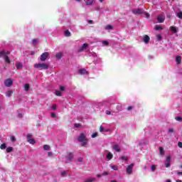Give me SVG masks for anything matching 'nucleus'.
Wrapping results in <instances>:
<instances>
[{
    "mask_svg": "<svg viewBox=\"0 0 182 182\" xmlns=\"http://www.w3.org/2000/svg\"><path fill=\"white\" fill-rule=\"evenodd\" d=\"M4 60L6 63H11V60L9 59V57L8 55L4 58Z\"/></svg>",
    "mask_w": 182,
    "mask_h": 182,
    "instance_id": "obj_25",
    "label": "nucleus"
},
{
    "mask_svg": "<svg viewBox=\"0 0 182 182\" xmlns=\"http://www.w3.org/2000/svg\"><path fill=\"white\" fill-rule=\"evenodd\" d=\"M176 63L178 65H180L181 63V56H177L176 58Z\"/></svg>",
    "mask_w": 182,
    "mask_h": 182,
    "instance_id": "obj_19",
    "label": "nucleus"
},
{
    "mask_svg": "<svg viewBox=\"0 0 182 182\" xmlns=\"http://www.w3.org/2000/svg\"><path fill=\"white\" fill-rule=\"evenodd\" d=\"M109 174V173H107V172H104L103 173H102V176H107Z\"/></svg>",
    "mask_w": 182,
    "mask_h": 182,
    "instance_id": "obj_59",
    "label": "nucleus"
},
{
    "mask_svg": "<svg viewBox=\"0 0 182 182\" xmlns=\"http://www.w3.org/2000/svg\"><path fill=\"white\" fill-rule=\"evenodd\" d=\"M144 13V10H143L142 9H132V14H134V15H141Z\"/></svg>",
    "mask_w": 182,
    "mask_h": 182,
    "instance_id": "obj_4",
    "label": "nucleus"
},
{
    "mask_svg": "<svg viewBox=\"0 0 182 182\" xmlns=\"http://www.w3.org/2000/svg\"><path fill=\"white\" fill-rule=\"evenodd\" d=\"M11 141H13V143H15V141H16V139L14 136H11Z\"/></svg>",
    "mask_w": 182,
    "mask_h": 182,
    "instance_id": "obj_38",
    "label": "nucleus"
},
{
    "mask_svg": "<svg viewBox=\"0 0 182 182\" xmlns=\"http://www.w3.org/2000/svg\"><path fill=\"white\" fill-rule=\"evenodd\" d=\"M111 168H112V170H114L115 171H117V170H119V168L117 166H112Z\"/></svg>",
    "mask_w": 182,
    "mask_h": 182,
    "instance_id": "obj_37",
    "label": "nucleus"
},
{
    "mask_svg": "<svg viewBox=\"0 0 182 182\" xmlns=\"http://www.w3.org/2000/svg\"><path fill=\"white\" fill-rule=\"evenodd\" d=\"M71 33H70V31H69L68 30H66L65 31V36H67V37H69L70 36Z\"/></svg>",
    "mask_w": 182,
    "mask_h": 182,
    "instance_id": "obj_30",
    "label": "nucleus"
},
{
    "mask_svg": "<svg viewBox=\"0 0 182 182\" xmlns=\"http://www.w3.org/2000/svg\"><path fill=\"white\" fill-rule=\"evenodd\" d=\"M159 153L161 156H164V148L160 147L159 148Z\"/></svg>",
    "mask_w": 182,
    "mask_h": 182,
    "instance_id": "obj_24",
    "label": "nucleus"
},
{
    "mask_svg": "<svg viewBox=\"0 0 182 182\" xmlns=\"http://www.w3.org/2000/svg\"><path fill=\"white\" fill-rule=\"evenodd\" d=\"M66 174H68V171H66L61 172L62 177H65V176H66Z\"/></svg>",
    "mask_w": 182,
    "mask_h": 182,
    "instance_id": "obj_41",
    "label": "nucleus"
},
{
    "mask_svg": "<svg viewBox=\"0 0 182 182\" xmlns=\"http://www.w3.org/2000/svg\"><path fill=\"white\" fill-rule=\"evenodd\" d=\"M55 95L56 96H62V92H60L59 90H57L55 91Z\"/></svg>",
    "mask_w": 182,
    "mask_h": 182,
    "instance_id": "obj_40",
    "label": "nucleus"
},
{
    "mask_svg": "<svg viewBox=\"0 0 182 182\" xmlns=\"http://www.w3.org/2000/svg\"><path fill=\"white\" fill-rule=\"evenodd\" d=\"M93 181H95V178H91L87 179L85 182H93Z\"/></svg>",
    "mask_w": 182,
    "mask_h": 182,
    "instance_id": "obj_42",
    "label": "nucleus"
},
{
    "mask_svg": "<svg viewBox=\"0 0 182 182\" xmlns=\"http://www.w3.org/2000/svg\"><path fill=\"white\" fill-rule=\"evenodd\" d=\"M12 93H14L12 90H8L6 92V96H7V97H11L12 96Z\"/></svg>",
    "mask_w": 182,
    "mask_h": 182,
    "instance_id": "obj_16",
    "label": "nucleus"
},
{
    "mask_svg": "<svg viewBox=\"0 0 182 182\" xmlns=\"http://www.w3.org/2000/svg\"><path fill=\"white\" fill-rule=\"evenodd\" d=\"M144 15H145V16H146V18H150V14L145 13Z\"/></svg>",
    "mask_w": 182,
    "mask_h": 182,
    "instance_id": "obj_50",
    "label": "nucleus"
},
{
    "mask_svg": "<svg viewBox=\"0 0 182 182\" xmlns=\"http://www.w3.org/2000/svg\"><path fill=\"white\" fill-rule=\"evenodd\" d=\"M120 160H124V161H127V160H129V158H127V156H121Z\"/></svg>",
    "mask_w": 182,
    "mask_h": 182,
    "instance_id": "obj_36",
    "label": "nucleus"
},
{
    "mask_svg": "<svg viewBox=\"0 0 182 182\" xmlns=\"http://www.w3.org/2000/svg\"><path fill=\"white\" fill-rule=\"evenodd\" d=\"M48 57H49V53L45 52L43 54H41L40 60H41V62H45V60H46V59H48Z\"/></svg>",
    "mask_w": 182,
    "mask_h": 182,
    "instance_id": "obj_6",
    "label": "nucleus"
},
{
    "mask_svg": "<svg viewBox=\"0 0 182 182\" xmlns=\"http://www.w3.org/2000/svg\"><path fill=\"white\" fill-rule=\"evenodd\" d=\"M51 117H56L55 113H51Z\"/></svg>",
    "mask_w": 182,
    "mask_h": 182,
    "instance_id": "obj_56",
    "label": "nucleus"
},
{
    "mask_svg": "<svg viewBox=\"0 0 182 182\" xmlns=\"http://www.w3.org/2000/svg\"><path fill=\"white\" fill-rule=\"evenodd\" d=\"M107 159H108V160H112L113 159V154L112 153H108L107 154Z\"/></svg>",
    "mask_w": 182,
    "mask_h": 182,
    "instance_id": "obj_18",
    "label": "nucleus"
},
{
    "mask_svg": "<svg viewBox=\"0 0 182 182\" xmlns=\"http://www.w3.org/2000/svg\"><path fill=\"white\" fill-rule=\"evenodd\" d=\"M176 16L179 18V19H182V11L177 13Z\"/></svg>",
    "mask_w": 182,
    "mask_h": 182,
    "instance_id": "obj_32",
    "label": "nucleus"
},
{
    "mask_svg": "<svg viewBox=\"0 0 182 182\" xmlns=\"http://www.w3.org/2000/svg\"><path fill=\"white\" fill-rule=\"evenodd\" d=\"M116 109H117V110H118V112H121V110H122V104H118L116 106Z\"/></svg>",
    "mask_w": 182,
    "mask_h": 182,
    "instance_id": "obj_26",
    "label": "nucleus"
},
{
    "mask_svg": "<svg viewBox=\"0 0 182 182\" xmlns=\"http://www.w3.org/2000/svg\"><path fill=\"white\" fill-rule=\"evenodd\" d=\"M102 43L104 45H106V46H107V45H109V42H107V41H103Z\"/></svg>",
    "mask_w": 182,
    "mask_h": 182,
    "instance_id": "obj_54",
    "label": "nucleus"
},
{
    "mask_svg": "<svg viewBox=\"0 0 182 182\" xmlns=\"http://www.w3.org/2000/svg\"><path fill=\"white\" fill-rule=\"evenodd\" d=\"M74 127H76V128L80 127V124H75Z\"/></svg>",
    "mask_w": 182,
    "mask_h": 182,
    "instance_id": "obj_47",
    "label": "nucleus"
},
{
    "mask_svg": "<svg viewBox=\"0 0 182 182\" xmlns=\"http://www.w3.org/2000/svg\"><path fill=\"white\" fill-rule=\"evenodd\" d=\"M11 52L9 50H3L1 51H0V58H2V56H4V58H6V56H8V55H10Z\"/></svg>",
    "mask_w": 182,
    "mask_h": 182,
    "instance_id": "obj_7",
    "label": "nucleus"
},
{
    "mask_svg": "<svg viewBox=\"0 0 182 182\" xmlns=\"http://www.w3.org/2000/svg\"><path fill=\"white\" fill-rule=\"evenodd\" d=\"M18 117H19L20 119H22L23 115H22V114H21V113L18 114Z\"/></svg>",
    "mask_w": 182,
    "mask_h": 182,
    "instance_id": "obj_58",
    "label": "nucleus"
},
{
    "mask_svg": "<svg viewBox=\"0 0 182 182\" xmlns=\"http://www.w3.org/2000/svg\"><path fill=\"white\" fill-rule=\"evenodd\" d=\"M171 161V157L167 156L166 159V161H165V167H166L167 168H168V167H170Z\"/></svg>",
    "mask_w": 182,
    "mask_h": 182,
    "instance_id": "obj_9",
    "label": "nucleus"
},
{
    "mask_svg": "<svg viewBox=\"0 0 182 182\" xmlns=\"http://www.w3.org/2000/svg\"><path fill=\"white\" fill-rule=\"evenodd\" d=\"M168 133L171 134V133H173V132H174V129H169L168 130Z\"/></svg>",
    "mask_w": 182,
    "mask_h": 182,
    "instance_id": "obj_48",
    "label": "nucleus"
},
{
    "mask_svg": "<svg viewBox=\"0 0 182 182\" xmlns=\"http://www.w3.org/2000/svg\"><path fill=\"white\" fill-rule=\"evenodd\" d=\"M93 4V0H87L85 5H92Z\"/></svg>",
    "mask_w": 182,
    "mask_h": 182,
    "instance_id": "obj_29",
    "label": "nucleus"
},
{
    "mask_svg": "<svg viewBox=\"0 0 182 182\" xmlns=\"http://www.w3.org/2000/svg\"><path fill=\"white\" fill-rule=\"evenodd\" d=\"M177 175H178V176H182V172H178V173H177Z\"/></svg>",
    "mask_w": 182,
    "mask_h": 182,
    "instance_id": "obj_60",
    "label": "nucleus"
},
{
    "mask_svg": "<svg viewBox=\"0 0 182 182\" xmlns=\"http://www.w3.org/2000/svg\"><path fill=\"white\" fill-rule=\"evenodd\" d=\"M77 161H79L80 163H82V161H83V158L82 157L78 158Z\"/></svg>",
    "mask_w": 182,
    "mask_h": 182,
    "instance_id": "obj_46",
    "label": "nucleus"
},
{
    "mask_svg": "<svg viewBox=\"0 0 182 182\" xmlns=\"http://www.w3.org/2000/svg\"><path fill=\"white\" fill-rule=\"evenodd\" d=\"M134 167V164H131L127 167V174H132L133 173V168Z\"/></svg>",
    "mask_w": 182,
    "mask_h": 182,
    "instance_id": "obj_5",
    "label": "nucleus"
},
{
    "mask_svg": "<svg viewBox=\"0 0 182 182\" xmlns=\"http://www.w3.org/2000/svg\"><path fill=\"white\" fill-rule=\"evenodd\" d=\"M88 23H93V21L89 20V21H88Z\"/></svg>",
    "mask_w": 182,
    "mask_h": 182,
    "instance_id": "obj_62",
    "label": "nucleus"
},
{
    "mask_svg": "<svg viewBox=\"0 0 182 182\" xmlns=\"http://www.w3.org/2000/svg\"><path fill=\"white\" fill-rule=\"evenodd\" d=\"M132 109H133V107H132V106H129L127 107L128 112H130V110H132Z\"/></svg>",
    "mask_w": 182,
    "mask_h": 182,
    "instance_id": "obj_49",
    "label": "nucleus"
},
{
    "mask_svg": "<svg viewBox=\"0 0 182 182\" xmlns=\"http://www.w3.org/2000/svg\"><path fill=\"white\" fill-rule=\"evenodd\" d=\"M0 149L1 150H5V149H6V144H2L1 146H0Z\"/></svg>",
    "mask_w": 182,
    "mask_h": 182,
    "instance_id": "obj_31",
    "label": "nucleus"
},
{
    "mask_svg": "<svg viewBox=\"0 0 182 182\" xmlns=\"http://www.w3.org/2000/svg\"><path fill=\"white\" fill-rule=\"evenodd\" d=\"M43 149H44V150L49 151V150H50V146H49V145H44L43 146Z\"/></svg>",
    "mask_w": 182,
    "mask_h": 182,
    "instance_id": "obj_28",
    "label": "nucleus"
},
{
    "mask_svg": "<svg viewBox=\"0 0 182 182\" xmlns=\"http://www.w3.org/2000/svg\"><path fill=\"white\" fill-rule=\"evenodd\" d=\"M156 168H157V166H156V165H152L151 166V171H156Z\"/></svg>",
    "mask_w": 182,
    "mask_h": 182,
    "instance_id": "obj_35",
    "label": "nucleus"
},
{
    "mask_svg": "<svg viewBox=\"0 0 182 182\" xmlns=\"http://www.w3.org/2000/svg\"><path fill=\"white\" fill-rule=\"evenodd\" d=\"M53 154V153H52V152H48V156H52Z\"/></svg>",
    "mask_w": 182,
    "mask_h": 182,
    "instance_id": "obj_61",
    "label": "nucleus"
},
{
    "mask_svg": "<svg viewBox=\"0 0 182 182\" xmlns=\"http://www.w3.org/2000/svg\"><path fill=\"white\" fill-rule=\"evenodd\" d=\"M32 43L35 46L36 45V43H38V39L37 38L33 39L32 40Z\"/></svg>",
    "mask_w": 182,
    "mask_h": 182,
    "instance_id": "obj_34",
    "label": "nucleus"
},
{
    "mask_svg": "<svg viewBox=\"0 0 182 182\" xmlns=\"http://www.w3.org/2000/svg\"><path fill=\"white\" fill-rule=\"evenodd\" d=\"M14 85V81L11 78H8L4 81V86L6 87H11Z\"/></svg>",
    "mask_w": 182,
    "mask_h": 182,
    "instance_id": "obj_3",
    "label": "nucleus"
},
{
    "mask_svg": "<svg viewBox=\"0 0 182 182\" xmlns=\"http://www.w3.org/2000/svg\"><path fill=\"white\" fill-rule=\"evenodd\" d=\"M97 136H98L97 132H95L94 134H92V139H95V137H97Z\"/></svg>",
    "mask_w": 182,
    "mask_h": 182,
    "instance_id": "obj_44",
    "label": "nucleus"
},
{
    "mask_svg": "<svg viewBox=\"0 0 182 182\" xmlns=\"http://www.w3.org/2000/svg\"><path fill=\"white\" fill-rule=\"evenodd\" d=\"M23 67V65H22V63H16V69H22Z\"/></svg>",
    "mask_w": 182,
    "mask_h": 182,
    "instance_id": "obj_14",
    "label": "nucleus"
},
{
    "mask_svg": "<svg viewBox=\"0 0 182 182\" xmlns=\"http://www.w3.org/2000/svg\"><path fill=\"white\" fill-rule=\"evenodd\" d=\"M176 120H177V122H182V117H176Z\"/></svg>",
    "mask_w": 182,
    "mask_h": 182,
    "instance_id": "obj_43",
    "label": "nucleus"
},
{
    "mask_svg": "<svg viewBox=\"0 0 182 182\" xmlns=\"http://www.w3.org/2000/svg\"><path fill=\"white\" fill-rule=\"evenodd\" d=\"M112 149L113 150H115V151H117V153H120V151H122V150L120 149V147L117 144L113 145Z\"/></svg>",
    "mask_w": 182,
    "mask_h": 182,
    "instance_id": "obj_12",
    "label": "nucleus"
},
{
    "mask_svg": "<svg viewBox=\"0 0 182 182\" xmlns=\"http://www.w3.org/2000/svg\"><path fill=\"white\" fill-rule=\"evenodd\" d=\"M110 182H117L116 180L110 181Z\"/></svg>",
    "mask_w": 182,
    "mask_h": 182,
    "instance_id": "obj_63",
    "label": "nucleus"
},
{
    "mask_svg": "<svg viewBox=\"0 0 182 182\" xmlns=\"http://www.w3.org/2000/svg\"><path fill=\"white\" fill-rule=\"evenodd\" d=\"M170 29L173 33H177V28L175 26H171Z\"/></svg>",
    "mask_w": 182,
    "mask_h": 182,
    "instance_id": "obj_20",
    "label": "nucleus"
},
{
    "mask_svg": "<svg viewBox=\"0 0 182 182\" xmlns=\"http://www.w3.org/2000/svg\"><path fill=\"white\" fill-rule=\"evenodd\" d=\"M164 16L159 15L158 16L157 21L159 23H163L164 22Z\"/></svg>",
    "mask_w": 182,
    "mask_h": 182,
    "instance_id": "obj_13",
    "label": "nucleus"
},
{
    "mask_svg": "<svg viewBox=\"0 0 182 182\" xmlns=\"http://www.w3.org/2000/svg\"><path fill=\"white\" fill-rule=\"evenodd\" d=\"M60 90H62V91L65 90V87L60 86Z\"/></svg>",
    "mask_w": 182,
    "mask_h": 182,
    "instance_id": "obj_55",
    "label": "nucleus"
},
{
    "mask_svg": "<svg viewBox=\"0 0 182 182\" xmlns=\"http://www.w3.org/2000/svg\"><path fill=\"white\" fill-rule=\"evenodd\" d=\"M67 160L68 161H72V160H73V153L69 152L67 154Z\"/></svg>",
    "mask_w": 182,
    "mask_h": 182,
    "instance_id": "obj_10",
    "label": "nucleus"
},
{
    "mask_svg": "<svg viewBox=\"0 0 182 182\" xmlns=\"http://www.w3.org/2000/svg\"><path fill=\"white\" fill-rule=\"evenodd\" d=\"M11 151H14V148L12 146H9L6 149V153H11Z\"/></svg>",
    "mask_w": 182,
    "mask_h": 182,
    "instance_id": "obj_22",
    "label": "nucleus"
},
{
    "mask_svg": "<svg viewBox=\"0 0 182 182\" xmlns=\"http://www.w3.org/2000/svg\"><path fill=\"white\" fill-rule=\"evenodd\" d=\"M156 38H157V39H158V41H161V35H160V34H158L157 36H156Z\"/></svg>",
    "mask_w": 182,
    "mask_h": 182,
    "instance_id": "obj_45",
    "label": "nucleus"
},
{
    "mask_svg": "<svg viewBox=\"0 0 182 182\" xmlns=\"http://www.w3.org/2000/svg\"><path fill=\"white\" fill-rule=\"evenodd\" d=\"M62 56H63V54L62 53H58L55 55L56 59H62Z\"/></svg>",
    "mask_w": 182,
    "mask_h": 182,
    "instance_id": "obj_17",
    "label": "nucleus"
},
{
    "mask_svg": "<svg viewBox=\"0 0 182 182\" xmlns=\"http://www.w3.org/2000/svg\"><path fill=\"white\" fill-rule=\"evenodd\" d=\"M52 110H56V105H53L51 107Z\"/></svg>",
    "mask_w": 182,
    "mask_h": 182,
    "instance_id": "obj_52",
    "label": "nucleus"
},
{
    "mask_svg": "<svg viewBox=\"0 0 182 182\" xmlns=\"http://www.w3.org/2000/svg\"><path fill=\"white\" fill-rule=\"evenodd\" d=\"M154 29L155 31H161L163 29V27H161V26L156 25Z\"/></svg>",
    "mask_w": 182,
    "mask_h": 182,
    "instance_id": "obj_23",
    "label": "nucleus"
},
{
    "mask_svg": "<svg viewBox=\"0 0 182 182\" xmlns=\"http://www.w3.org/2000/svg\"><path fill=\"white\" fill-rule=\"evenodd\" d=\"M166 182H171V180L168 179V180H166Z\"/></svg>",
    "mask_w": 182,
    "mask_h": 182,
    "instance_id": "obj_64",
    "label": "nucleus"
},
{
    "mask_svg": "<svg viewBox=\"0 0 182 182\" xmlns=\"http://www.w3.org/2000/svg\"><path fill=\"white\" fill-rule=\"evenodd\" d=\"M178 147H180L181 149H182V142H178Z\"/></svg>",
    "mask_w": 182,
    "mask_h": 182,
    "instance_id": "obj_51",
    "label": "nucleus"
},
{
    "mask_svg": "<svg viewBox=\"0 0 182 182\" xmlns=\"http://www.w3.org/2000/svg\"><path fill=\"white\" fill-rule=\"evenodd\" d=\"M89 46V44L87 43H84L77 50V52L79 53H80V52H83V50H85V49H87Z\"/></svg>",
    "mask_w": 182,
    "mask_h": 182,
    "instance_id": "obj_8",
    "label": "nucleus"
},
{
    "mask_svg": "<svg viewBox=\"0 0 182 182\" xmlns=\"http://www.w3.org/2000/svg\"><path fill=\"white\" fill-rule=\"evenodd\" d=\"M106 114L110 115V114H112V112L109 110H107L106 111Z\"/></svg>",
    "mask_w": 182,
    "mask_h": 182,
    "instance_id": "obj_53",
    "label": "nucleus"
},
{
    "mask_svg": "<svg viewBox=\"0 0 182 182\" xmlns=\"http://www.w3.org/2000/svg\"><path fill=\"white\" fill-rule=\"evenodd\" d=\"M105 29H107V30H112V29H113V26L107 25V26H106Z\"/></svg>",
    "mask_w": 182,
    "mask_h": 182,
    "instance_id": "obj_33",
    "label": "nucleus"
},
{
    "mask_svg": "<svg viewBox=\"0 0 182 182\" xmlns=\"http://www.w3.org/2000/svg\"><path fill=\"white\" fill-rule=\"evenodd\" d=\"M35 69H38V70H46L49 69V65L47 63H36L34 64Z\"/></svg>",
    "mask_w": 182,
    "mask_h": 182,
    "instance_id": "obj_1",
    "label": "nucleus"
},
{
    "mask_svg": "<svg viewBox=\"0 0 182 182\" xmlns=\"http://www.w3.org/2000/svg\"><path fill=\"white\" fill-rule=\"evenodd\" d=\"M30 89H31V85H29V84H26L24 85V90L26 92H29Z\"/></svg>",
    "mask_w": 182,
    "mask_h": 182,
    "instance_id": "obj_15",
    "label": "nucleus"
},
{
    "mask_svg": "<svg viewBox=\"0 0 182 182\" xmlns=\"http://www.w3.org/2000/svg\"><path fill=\"white\" fill-rule=\"evenodd\" d=\"M31 137H32V134H27V139H31Z\"/></svg>",
    "mask_w": 182,
    "mask_h": 182,
    "instance_id": "obj_57",
    "label": "nucleus"
},
{
    "mask_svg": "<svg viewBox=\"0 0 182 182\" xmlns=\"http://www.w3.org/2000/svg\"><path fill=\"white\" fill-rule=\"evenodd\" d=\"M78 141L82 143V146H85L86 143H87V139H86V136H85V134H80V136L78 137Z\"/></svg>",
    "mask_w": 182,
    "mask_h": 182,
    "instance_id": "obj_2",
    "label": "nucleus"
},
{
    "mask_svg": "<svg viewBox=\"0 0 182 182\" xmlns=\"http://www.w3.org/2000/svg\"><path fill=\"white\" fill-rule=\"evenodd\" d=\"M27 141L28 143H30V144H35V143H36L35 139H27Z\"/></svg>",
    "mask_w": 182,
    "mask_h": 182,
    "instance_id": "obj_21",
    "label": "nucleus"
},
{
    "mask_svg": "<svg viewBox=\"0 0 182 182\" xmlns=\"http://www.w3.org/2000/svg\"><path fill=\"white\" fill-rule=\"evenodd\" d=\"M143 42H144V43H149V42H150V36L148 35H144L143 38Z\"/></svg>",
    "mask_w": 182,
    "mask_h": 182,
    "instance_id": "obj_11",
    "label": "nucleus"
},
{
    "mask_svg": "<svg viewBox=\"0 0 182 182\" xmlns=\"http://www.w3.org/2000/svg\"><path fill=\"white\" fill-rule=\"evenodd\" d=\"M100 132H107V130H105V128H103V126L100 127Z\"/></svg>",
    "mask_w": 182,
    "mask_h": 182,
    "instance_id": "obj_39",
    "label": "nucleus"
},
{
    "mask_svg": "<svg viewBox=\"0 0 182 182\" xmlns=\"http://www.w3.org/2000/svg\"><path fill=\"white\" fill-rule=\"evenodd\" d=\"M80 75H85L86 73V70L85 69H80L79 70Z\"/></svg>",
    "mask_w": 182,
    "mask_h": 182,
    "instance_id": "obj_27",
    "label": "nucleus"
}]
</instances>
